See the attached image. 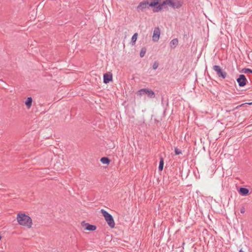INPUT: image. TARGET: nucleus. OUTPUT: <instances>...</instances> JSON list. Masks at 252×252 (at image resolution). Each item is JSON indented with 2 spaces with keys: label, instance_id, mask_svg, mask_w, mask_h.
I'll use <instances>...</instances> for the list:
<instances>
[{
  "label": "nucleus",
  "instance_id": "nucleus-11",
  "mask_svg": "<svg viewBox=\"0 0 252 252\" xmlns=\"http://www.w3.org/2000/svg\"><path fill=\"white\" fill-rule=\"evenodd\" d=\"M146 94H147L150 98H154L155 97L154 92L152 90L149 89H146Z\"/></svg>",
  "mask_w": 252,
  "mask_h": 252
},
{
  "label": "nucleus",
  "instance_id": "nucleus-25",
  "mask_svg": "<svg viewBox=\"0 0 252 252\" xmlns=\"http://www.w3.org/2000/svg\"><path fill=\"white\" fill-rule=\"evenodd\" d=\"M239 252H244V251H243L242 249H241V250L239 251Z\"/></svg>",
  "mask_w": 252,
  "mask_h": 252
},
{
  "label": "nucleus",
  "instance_id": "nucleus-3",
  "mask_svg": "<svg viewBox=\"0 0 252 252\" xmlns=\"http://www.w3.org/2000/svg\"><path fill=\"white\" fill-rule=\"evenodd\" d=\"M101 212L103 216L104 217L105 221L107 222L108 225L111 228H114L115 225V223L112 216L103 209L101 210Z\"/></svg>",
  "mask_w": 252,
  "mask_h": 252
},
{
  "label": "nucleus",
  "instance_id": "nucleus-20",
  "mask_svg": "<svg viewBox=\"0 0 252 252\" xmlns=\"http://www.w3.org/2000/svg\"><path fill=\"white\" fill-rule=\"evenodd\" d=\"M175 153L176 155H178L182 154V152L179 149L175 148Z\"/></svg>",
  "mask_w": 252,
  "mask_h": 252
},
{
  "label": "nucleus",
  "instance_id": "nucleus-2",
  "mask_svg": "<svg viewBox=\"0 0 252 252\" xmlns=\"http://www.w3.org/2000/svg\"><path fill=\"white\" fill-rule=\"evenodd\" d=\"M16 220L20 225L31 229L33 225L32 220L31 218L24 214L19 213L17 215Z\"/></svg>",
  "mask_w": 252,
  "mask_h": 252
},
{
  "label": "nucleus",
  "instance_id": "nucleus-16",
  "mask_svg": "<svg viewBox=\"0 0 252 252\" xmlns=\"http://www.w3.org/2000/svg\"><path fill=\"white\" fill-rule=\"evenodd\" d=\"M100 161L103 164H109L110 163V160L107 158L103 157L101 158Z\"/></svg>",
  "mask_w": 252,
  "mask_h": 252
},
{
  "label": "nucleus",
  "instance_id": "nucleus-17",
  "mask_svg": "<svg viewBox=\"0 0 252 252\" xmlns=\"http://www.w3.org/2000/svg\"><path fill=\"white\" fill-rule=\"evenodd\" d=\"M163 164H164V161L163 159L161 158H160V162H159V165L158 166V169L160 171H162L163 168Z\"/></svg>",
  "mask_w": 252,
  "mask_h": 252
},
{
  "label": "nucleus",
  "instance_id": "nucleus-6",
  "mask_svg": "<svg viewBox=\"0 0 252 252\" xmlns=\"http://www.w3.org/2000/svg\"><path fill=\"white\" fill-rule=\"evenodd\" d=\"M81 225L85 230L88 231H94L96 229V227L95 225L90 224L84 221L81 223Z\"/></svg>",
  "mask_w": 252,
  "mask_h": 252
},
{
  "label": "nucleus",
  "instance_id": "nucleus-24",
  "mask_svg": "<svg viewBox=\"0 0 252 252\" xmlns=\"http://www.w3.org/2000/svg\"><path fill=\"white\" fill-rule=\"evenodd\" d=\"M247 71H249V72H250L252 73V70H251V69H247Z\"/></svg>",
  "mask_w": 252,
  "mask_h": 252
},
{
  "label": "nucleus",
  "instance_id": "nucleus-23",
  "mask_svg": "<svg viewBox=\"0 0 252 252\" xmlns=\"http://www.w3.org/2000/svg\"><path fill=\"white\" fill-rule=\"evenodd\" d=\"M244 104H241L240 105L237 106V107L235 108V109H238L239 107L242 106H243V105H244Z\"/></svg>",
  "mask_w": 252,
  "mask_h": 252
},
{
  "label": "nucleus",
  "instance_id": "nucleus-18",
  "mask_svg": "<svg viewBox=\"0 0 252 252\" xmlns=\"http://www.w3.org/2000/svg\"><path fill=\"white\" fill-rule=\"evenodd\" d=\"M137 36H138V33H135L133 36H132V38H131V41L133 42V44H134L135 43V42L137 40Z\"/></svg>",
  "mask_w": 252,
  "mask_h": 252
},
{
  "label": "nucleus",
  "instance_id": "nucleus-15",
  "mask_svg": "<svg viewBox=\"0 0 252 252\" xmlns=\"http://www.w3.org/2000/svg\"><path fill=\"white\" fill-rule=\"evenodd\" d=\"M146 89H142L136 92V94L139 96H141L144 94H146Z\"/></svg>",
  "mask_w": 252,
  "mask_h": 252
},
{
  "label": "nucleus",
  "instance_id": "nucleus-10",
  "mask_svg": "<svg viewBox=\"0 0 252 252\" xmlns=\"http://www.w3.org/2000/svg\"><path fill=\"white\" fill-rule=\"evenodd\" d=\"M148 4L147 3V0L145 1L141 2L137 6V9L138 10H143L148 7Z\"/></svg>",
  "mask_w": 252,
  "mask_h": 252
},
{
  "label": "nucleus",
  "instance_id": "nucleus-21",
  "mask_svg": "<svg viewBox=\"0 0 252 252\" xmlns=\"http://www.w3.org/2000/svg\"><path fill=\"white\" fill-rule=\"evenodd\" d=\"M158 66V63L157 62H155L153 65V68L156 70Z\"/></svg>",
  "mask_w": 252,
  "mask_h": 252
},
{
  "label": "nucleus",
  "instance_id": "nucleus-1",
  "mask_svg": "<svg viewBox=\"0 0 252 252\" xmlns=\"http://www.w3.org/2000/svg\"><path fill=\"white\" fill-rule=\"evenodd\" d=\"M183 4V0H165L162 3L153 9L155 12L160 11L165 5L170 6L174 9L180 8Z\"/></svg>",
  "mask_w": 252,
  "mask_h": 252
},
{
  "label": "nucleus",
  "instance_id": "nucleus-5",
  "mask_svg": "<svg viewBox=\"0 0 252 252\" xmlns=\"http://www.w3.org/2000/svg\"><path fill=\"white\" fill-rule=\"evenodd\" d=\"M160 35V30L159 28H156L153 32L152 40L154 42L158 41Z\"/></svg>",
  "mask_w": 252,
  "mask_h": 252
},
{
  "label": "nucleus",
  "instance_id": "nucleus-4",
  "mask_svg": "<svg viewBox=\"0 0 252 252\" xmlns=\"http://www.w3.org/2000/svg\"><path fill=\"white\" fill-rule=\"evenodd\" d=\"M213 69L216 71L218 77L224 79L227 75L226 72L223 71L219 65H214Z\"/></svg>",
  "mask_w": 252,
  "mask_h": 252
},
{
  "label": "nucleus",
  "instance_id": "nucleus-7",
  "mask_svg": "<svg viewBox=\"0 0 252 252\" xmlns=\"http://www.w3.org/2000/svg\"><path fill=\"white\" fill-rule=\"evenodd\" d=\"M113 80L112 73L110 72H107L103 75V82L107 84Z\"/></svg>",
  "mask_w": 252,
  "mask_h": 252
},
{
  "label": "nucleus",
  "instance_id": "nucleus-13",
  "mask_svg": "<svg viewBox=\"0 0 252 252\" xmlns=\"http://www.w3.org/2000/svg\"><path fill=\"white\" fill-rule=\"evenodd\" d=\"M249 192V189L246 188H240L239 189V192L243 195H247Z\"/></svg>",
  "mask_w": 252,
  "mask_h": 252
},
{
  "label": "nucleus",
  "instance_id": "nucleus-9",
  "mask_svg": "<svg viewBox=\"0 0 252 252\" xmlns=\"http://www.w3.org/2000/svg\"><path fill=\"white\" fill-rule=\"evenodd\" d=\"M159 0H147L148 5L153 7V10L159 5Z\"/></svg>",
  "mask_w": 252,
  "mask_h": 252
},
{
  "label": "nucleus",
  "instance_id": "nucleus-14",
  "mask_svg": "<svg viewBox=\"0 0 252 252\" xmlns=\"http://www.w3.org/2000/svg\"><path fill=\"white\" fill-rule=\"evenodd\" d=\"M178 44V40L177 38L173 39L170 42V46L171 48H175Z\"/></svg>",
  "mask_w": 252,
  "mask_h": 252
},
{
  "label": "nucleus",
  "instance_id": "nucleus-12",
  "mask_svg": "<svg viewBox=\"0 0 252 252\" xmlns=\"http://www.w3.org/2000/svg\"><path fill=\"white\" fill-rule=\"evenodd\" d=\"M32 99L31 97H28V98L26 100L25 105L27 106V107L28 109L31 108V107L32 106Z\"/></svg>",
  "mask_w": 252,
  "mask_h": 252
},
{
  "label": "nucleus",
  "instance_id": "nucleus-22",
  "mask_svg": "<svg viewBox=\"0 0 252 252\" xmlns=\"http://www.w3.org/2000/svg\"><path fill=\"white\" fill-rule=\"evenodd\" d=\"M240 212L242 213V214H243L245 213V209L244 208H242L241 209H240Z\"/></svg>",
  "mask_w": 252,
  "mask_h": 252
},
{
  "label": "nucleus",
  "instance_id": "nucleus-8",
  "mask_svg": "<svg viewBox=\"0 0 252 252\" xmlns=\"http://www.w3.org/2000/svg\"><path fill=\"white\" fill-rule=\"evenodd\" d=\"M239 85L241 87L244 86L246 84V78L244 75L241 74L239 76V78L237 79Z\"/></svg>",
  "mask_w": 252,
  "mask_h": 252
},
{
  "label": "nucleus",
  "instance_id": "nucleus-19",
  "mask_svg": "<svg viewBox=\"0 0 252 252\" xmlns=\"http://www.w3.org/2000/svg\"><path fill=\"white\" fill-rule=\"evenodd\" d=\"M146 53V50L144 49H142L140 53V56L141 57H143Z\"/></svg>",
  "mask_w": 252,
  "mask_h": 252
}]
</instances>
